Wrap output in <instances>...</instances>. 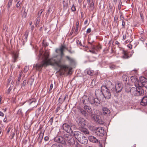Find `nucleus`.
<instances>
[{"label": "nucleus", "mask_w": 147, "mask_h": 147, "mask_svg": "<svg viewBox=\"0 0 147 147\" xmlns=\"http://www.w3.org/2000/svg\"><path fill=\"white\" fill-rule=\"evenodd\" d=\"M28 102L29 103V105H31L32 104V107H35V106L36 107V104H35L36 101L34 99H32L29 100L28 101Z\"/></svg>", "instance_id": "obj_24"}, {"label": "nucleus", "mask_w": 147, "mask_h": 147, "mask_svg": "<svg viewBox=\"0 0 147 147\" xmlns=\"http://www.w3.org/2000/svg\"><path fill=\"white\" fill-rule=\"evenodd\" d=\"M43 12V10L42 9H41L40 11H39L38 13V16H40V15Z\"/></svg>", "instance_id": "obj_44"}, {"label": "nucleus", "mask_w": 147, "mask_h": 147, "mask_svg": "<svg viewBox=\"0 0 147 147\" xmlns=\"http://www.w3.org/2000/svg\"><path fill=\"white\" fill-rule=\"evenodd\" d=\"M88 22V20H85V21L84 22V25H86L87 24Z\"/></svg>", "instance_id": "obj_63"}, {"label": "nucleus", "mask_w": 147, "mask_h": 147, "mask_svg": "<svg viewBox=\"0 0 147 147\" xmlns=\"http://www.w3.org/2000/svg\"><path fill=\"white\" fill-rule=\"evenodd\" d=\"M137 96H139L143 95L144 94V91L142 88L141 86L140 85L139 87L138 88L137 90Z\"/></svg>", "instance_id": "obj_16"}, {"label": "nucleus", "mask_w": 147, "mask_h": 147, "mask_svg": "<svg viewBox=\"0 0 147 147\" xmlns=\"http://www.w3.org/2000/svg\"><path fill=\"white\" fill-rule=\"evenodd\" d=\"M105 86L101 87L102 90L103 88H105V90L109 89H110L112 91L113 88L114 86L112 84V83L110 81H106L105 83Z\"/></svg>", "instance_id": "obj_6"}, {"label": "nucleus", "mask_w": 147, "mask_h": 147, "mask_svg": "<svg viewBox=\"0 0 147 147\" xmlns=\"http://www.w3.org/2000/svg\"><path fill=\"white\" fill-rule=\"evenodd\" d=\"M22 3V2H21L20 1H18L16 5V7H18Z\"/></svg>", "instance_id": "obj_40"}, {"label": "nucleus", "mask_w": 147, "mask_h": 147, "mask_svg": "<svg viewBox=\"0 0 147 147\" xmlns=\"http://www.w3.org/2000/svg\"><path fill=\"white\" fill-rule=\"evenodd\" d=\"M140 82L141 83V84H140V86H143L147 89V79L144 77H142L140 81Z\"/></svg>", "instance_id": "obj_14"}, {"label": "nucleus", "mask_w": 147, "mask_h": 147, "mask_svg": "<svg viewBox=\"0 0 147 147\" xmlns=\"http://www.w3.org/2000/svg\"><path fill=\"white\" fill-rule=\"evenodd\" d=\"M45 131L44 130H40V132L39 134V136L37 138V140L40 143H41L42 140L43 138Z\"/></svg>", "instance_id": "obj_15"}, {"label": "nucleus", "mask_w": 147, "mask_h": 147, "mask_svg": "<svg viewBox=\"0 0 147 147\" xmlns=\"http://www.w3.org/2000/svg\"><path fill=\"white\" fill-rule=\"evenodd\" d=\"M26 81L25 80H24L23 83H22V86H24L26 84Z\"/></svg>", "instance_id": "obj_47"}, {"label": "nucleus", "mask_w": 147, "mask_h": 147, "mask_svg": "<svg viewBox=\"0 0 147 147\" xmlns=\"http://www.w3.org/2000/svg\"><path fill=\"white\" fill-rule=\"evenodd\" d=\"M22 73H23V72H22V71H21L20 72L19 77L18 78V79H17V81L16 82V84L17 85H18L19 84V82L20 80H21V78L22 77Z\"/></svg>", "instance_id": "obj_27"}, {"label": "nucleus", "mask_w": 147, "mask_h": 147, "mask_svg": "<svg viewBox=\"0 0 147 147\" xmlns=\"http://www.w3.org/2000/svg\"><path fill=\"white\" fill-rule=\"evenodd\" d=\"M65 57L70 63H73L74 61V60L73 58H71L68 56H66Z\"/></svg>", "instance_id": "obj_30"}, {"label": "nucleus", "mask_w": 147, "mask_h": 147, "mask_svg": "<svg viewBox=\"0 0 147 147\" xmlns=\"http://www.w3.org/2000/svg\"><path fill=\"white\" fill-rule=\"evenodd\" d=\"M82 101L84 104H88L89 103L92 105H94L98 106L100 104V101L97 98H94L90 96L89 98L86 96H84L82 98Z\"/></svg>", "instance_id": "obj_2"}, {"label": "nucleus", "mask_w": 147, "mask_h": 147, "mask_svg": "<svg viewBox=\"0 0 147 147\" xmlns=\"http://www.w3.org/2000/svg\"><path fill=\"white\" fill-rule=\"evenodd\" d=\"M91 31V29L90 28L88 29L87 30L86 32L87 33H90Z\"/></svg>", "instance_id": "obj_55"}, {"label": "nucleus", "mask_w": 147, "mask_h": 147, "mask_svg": "<svg viewBox=\"0 0 147 147\" xmlns=\"http://www.w3.org/2000/svg\"><path fill=\"white\" fill-rule=\"evenodd\" d=\"M49 53L48 51H46L43 55L42 60L41 63L36 64V66L37 68L40 69L43 67H46L49 65L53 66H57L60 67L63 69H66L68 68L67 66L65 65H61V58H57V59L53 58L48 59Z\"/></svg>", "instance_id": "obj_1"}, {"label": "nucleus", "mask_w": 147, "mask_h": 147, "mask_svg": "<svg viewBox=\"0 0 147 147\" xmlns=\"http://www.w3.org/2000/svg\"><path fill=\"white\" fill-rule=\"evenodd\" d=\"M71 9L73 11H76V8L74 5H73L72 6Z\"/></svg>", "instance_id": "obj_39"}, {"label": "nucleus", "mask_w": 147, "mask_h": 147, "mask_svg": "<svg viewBox=\"0 0 147 147\" xmlns=\"http://www.w3.org/2000/svg\"><path fill=\"white\" fill-rule=\"evenodd\" d=\"M60 109V107L59 106L56 109V113H57L58 111Z\"/></svg>", "instance_id": "obj_46"}, {"label": "nucleus", "mask_w": 147, "mask_h": 147, "mask_svg": "<svg viewBox=\"0 0 147 147\" xmlns=\"http://www.w3.org/2000/svg\"><path fill=\"white\" fill-rule=\"evenodd\" d=\"M123 40L126 39L127 38L126 36V35H123Z\"/></svg>", "instance_id": "obj_60"}, {"label": "nucleus", "mask_w": 147, "mask_h": 147, "mask_svg": "<svg viewBox=\"0 0 147 147\" xmlns=\"http://www.w3.org/2000/svg\"><path fill=\"white\" fill-rule=\"evenodd\" d=\"M10 130H11V128H10V127H9L7 131V134H8V133H9V132Z\"/></svg>", "instance_id": "obj_62"}, {"label": "nucleus", "mask_w": 147, "mask_h": 147, "mask_svg": "<svg viewBox=\"0 0 147 147\" xmlns=\"http://www.w3.org/2000/svg\"><path fill=\"white\" fill-rule=\"evenodd\" d=\"M51 147H63V146L60 144H54L51 146Z\"/></svg>", "instance_id": "obj_32"}, {"label": "nucleus", "mask_w": 147, "mask_h": 147, "mask_svg": "<svg viewBox=\"0 0 147 147\" xmlns=\"http://www.w3.org/2000/svg\"><path fill=\"white\" fill-rule=\"evenodd\" d=\"M54 141L57 143H61L63 144L65 143V140L63 139V137L59 136L55 137L54 139Z\"/></svg>", "instance_id": "obj_10"}, {"label": "nucleus", "mask_w": 147, "mask_h": 147, "mask_svg": "<svg viewBox=\"0 0 147 147\" xmlns=\"http://www.w3.org/2000/svg\"><path fill=\"white\" fill-rule=\"evenodd\" d=\"M104 98L109 99L111 97V94L109 89L105 90L103 93Z\"/></svg>", "instance_id": "obj_12"}, {"label": "nucleus", "mask_w": 147, "mask_h": 147, "mask_svg": "<svg viewBox=\"0 0 147 147\" xmlns=\"http://www.w3.org/2000/svg\"><path fill=\"white\" fill-rule=\"evenodd\" d=\"M0 116L2 117H3L4 116V114L1 111H0Z\"/></svg>", "instance_id": "obj_59"}, {"label": "nucleus", "mask_w": 147, "mask_h": 147, "mask_svg": "<svg viewBox=\"0 0 147 147\" xmlns=\"http://www.w3.org/2000/svg\"><path fill=\"white\" fill-rule=\"evenodd\" d=\"M80 21L79 20H77V22H76V27H79V24Z\"/></svg>", "instance_id": "obj_50"}, {"label": "nucleus", "mask_w": 147, "mask_h": 147, "mask_svg": "<svg viewBox=\"0 0 147 147\" xmlns=\"http://www.w3.org/2000/svg\"><path fill=\"white\" fill-rule=\"evenodd\" d=\"M13 57L14 59L13 62L16 61V59L18 57V54L17 53H14L13 55Z\"/></svg>", "instance_id": "obj_29"}, {"label": "nucleus", "mask_w": 147, "mask_h": 147, "mask_svg": "<svg viewBox=\"0 0 147 147\" xmlns=\"http://www.w3.org/2000/svg\"><path fill=\"white\" fill-rule=\"evenodd\" d=\"M122 26H123V28H125V22L123 20H122Z\"/></svg>", "instance_id": "obj_53"}, {"label": "nucleus", "mask_w": 147, "mask_h": 147, "mask_svg": "<svg viewBox=\"0 0 147 147\" xmlns=\"http://www.w3.org/2000/svg\"><path fill=\"white\" fill-rule=\"evenodd\" d=\"M28 32L26 31L24 34L23 37H24V39H25L26 40H27V38L28 36Z\"/></svg>", "instance_id": "obj_34"}, {"label": "nucleus", "mask_w": 147, "mask_h": 147, "mask_svg": "<svg viewBox=\"0 0 147 147\" xmlns=\"http://www.w3.org/2000/svg\"><path fill=\"white\" fill-rule=\"evenodd\" d=\"M88 139L90 141L93 143H96L98 142L96 138L93 136H89L88 137Z\"/></svg>", "instance_id": "obj_22"}, {"label": "nucleus", "mask_w": 147, "mask_h": 147, "mask_svg": "<svg viewBox=\"0 0 147 147\" xmlns=\"http://www.w3.org/2000/svg\"><path fill=\"white\" fill-rule=\"evenodd\" d=\"M53 117H51L49 121V122L50 123L51 125H52L53 121Z\"/></svg>", "instance_id": "obj_43"}, {"label": "nucleus", "mask_w": 147, "mask_h": 147, "mask_svg": "<svg viewBox=\"0 0 147 147\" xmlns=\"http://www.w3.org/2000/svg\"><path fill=\"white\" fill-rule=\"evenodd\" d=\"M66 49L64 45H62L59 49H57L55 50L56 53H58L59 52H61L63 51L65 49Z\"/></svg>", "instance_id": "obj_25"}, {"label": "nucleus", "mask_w": 147, "mask_h": 147, "mask_svg": "<svg viewBox=\"0 0 147 147\" xmlns=\"http://www.w3.org/2000/svg\"><path fill=\"white\" fill-rule=\"evenodd\" d=\"M78 27H76V28L75 30V32L76 34H77L78 33Z\"/></svg>", "instance_id": "obj_49"}, {"label": "nucleus", "mask_w": 147, "mask_h": 147, "mask_svg": "<svg viewBox=\"0 0 147 147\" xmlns=\"http://www.w3.org/2000/svg\"><path fill=\"white\" fill-rule=\"evenodd\" d=\"M74 135L75 138L78 140L83 135L80 132L76 131L74 132Z\"/></svg>", "instance_id": "obj_19"}, {"label": "nucleus", "mask_w": 147, "mask_h": 147, "mask_svg": "<svg viewBox=\"0 0 147 147\" xmlns=\"http://www.w3.org/2000/svg\"><path fill=\"white\" fill-rule=\"evenodd\" d=\"M13 0H9L8 5V7L9 8L11 5Z\"/></svg>", "instance_id": "obj_37"}, {"label": "nucleus", "mask_w": 147, "mask_h": 147, "mask_svg": "<svg viewBox=\"0 0 147 147\" xmlns=\"http://www.w3.org/2000/svg\"><path fill=\"white\" fill-rule=\"evenodd\" d=\"M7 118H6V117H5L3 121L4 122L7 123Z\"/></svg>", "instance_id": "obj_61"}, {"label": "nucleus", "mask_w": 147, "mask_h": 147, "mask_svg": "<svg viewBox=\"0 0 147 147\" xmlns=\"http://www.w3.org/2000/svg\"><path fill=\"white\" fill-rule=\"evenodd\" d=\"M102 112L104 115H108L110 114V110L107 107H103L102 108Z\"/></svg>", "instance_id": "obj_20"}, {"label": "nucleus", "mask_w": 147, "mask_h": 147, "mask_svg": "<svg viewBox=\"0 0 147 147\" xmlns=\"http://www.w3.org/2000/svg\"><path fill=\"white\" fill-rule=\"evenodd\" d=\"M61 52V57H59V58L57 57L56 58H55V57H53L52 58H53L54 59H57V58H61V59H62V58L63 56V55H64L63 51L61 52Z\"/></svg>", "instance_id": "obj_41"}, {"label": "nucleus", "mask_w": 147, "mask_h": 147, "mask_svg": "<svg viewBox=\"0 0 147 147\" xmlns=\"http://www.w3.org/2000/svg\"><path fill=\"white\" fill-rule=\"evenodd\" d=\"M140 104L143 106L147 105V96H144L142 98Z\"/></svg>", "instance_id": "obj_17"}, {"label": "nucleus", "mask_w": 147, "mask_h": 147, "mask_svg": "<svg viewBox=\"0 0 147 147\" xmlns=\"http://www.w3.org/2000/svg\"><path fill=\"white\" fill-rule=\"evenodd\" d=\"M127 46L130 49H131L132 48V46L131 45H127Z\"/></svg>", "instance_id": "obj_58"}, {"label": "nucleus", "mask_w": 147, "mask_h": 147, "mask_svg": "<svg viewBox=\"0 0 147 147\" xmlns=\"http://www.w3.org/2000/svg\"><path fill=\"white\" fill-rule=\"evenodd\" d=\"M74 127V126H71L69 125L67 123H64L63 125V129L67 131V133H71L73 132L72 130V127Z\"/></svg>", "instance_id": "obj_8"}, {"label": "nucleus", "mask_w": 147, "mask_h": 147, "mask_svg": "<svg viewBox=\"0 0 147 147\" xmlns=\"http://www.w3.org/2000/svg\"><path fill=\"white\" fill-rule=\"evenodd\" d=\"M78 125L81 127H84L86 125L85 119L82 117H80L78 119Z\"/></svg>", "instance_id": "obj_18"}, {"label": "nucleus", "mask_w": 147, "mask_h": 147, "mask_svg": "<svg viewBox=\"0 0 147 147\" xmlns=\"http://www.w3.org/2000/svg\"><path fill=\"white\" fill-rule=\"evenodd\" d=\"M87 73L90 75H93L94 74V71L91 69H88L87 71Z\"/></svg>", "instance_id": "obj_31"}, {"label": "nucleus", "mask_w": 147, "mask_h": 147, "mask_svg": "<svg viewBox=\"0 0 147 147\" xmlns=\"http://www.w3.org/2000/svg\"><path fill=\"white\" fill-rule=\"evenodd\" d=\"M78 141L81 143L84 144H86L88 142V140L87 138L83 135L81 137V138L78 140Z\"/></svg>", "instance_id": "obj_13"}, {"label": "nucleus", "mask_w": 147, "mask_h": 147, "mask_svg": "<svg viewBox=\"0 0 147 147\" xmlns=\"http://www.w3.org/2000/svg\"><path fill=\"white\" fill-rule=\"evenodd\" d=\"M49 138L47 136H45L44 138V140L45 141H47L49 140Z\"/></svg>", "instance_id": "obj_54"}, {"label": "nucleus", "mask_w": 147, "mask_h": 147, "mask_svg": "<svg viewBox=\"0 0 147 147\" xmlns=\"http://www.w3.org/2000/svg\"><path fill=\"white\" fill-rule=\"evenodd\" d=\"M82 127H81L80 128V131L85 134H89V132L88 130L86 128H83Z\"/></svg>", "instance_id": "obj_26"}, {"label": "nucleus", "mask_w": 147, "mask_h": 147, "mask_svg": "<svg viewBox=\"0 0 147 147\" xmlns=\"http://www.w3.org/2000/svg\"><path fill=\"white\" fill-rule=\"evenodd\" d=\"M95 95L97 98L100 101V100H104L103 93L102 91L100 90H97L95 91Z\"/></svg>", "instance_id": "obj_5"}, {"label": "nucleus", "mask_w": 147, "mask_h": 147, "mask_svg": "<svg viewBox=\"0 0 147 147\" xmlns=\"http://www.w3.org/2000/svg\"><path fill=\"white\" fill-rule=\"evenodd\" d=\"M141 83L138 80H136L135 82V86L136 87H133L129 90L126 89L125 91L127 92H130L131 94L133 96H137V90L138 88L139 87V85Z\"/></svg>", "instance_id": "obj_3"}, {"label": "nucleus", "mask_w": 147, "mask_h": 147, "mask_svg": "<svg viewBox=\"0 0 147 147\" xmlns=\"http://www.w3.org/2000/svg\"><path fill=\"white\" fill-rule=\"evenodd\" d=\"M75 147H82L81 145L78 143H77L75 145Z\"/></svg>", "instance_id": "obj_45"}, {"label": "nucleus", "mask_w": 147, "mask_h": 147, "mask_svg": "<svg viewBox=\"0 0 147 147\" xmlns=\"http://www.w3.org/2000/svg\"><path fill=\"white\" fill-rule=\"evenodd\" d=\"M28 69H29V67L28 66H25L24 68V72H25V73H26L27 71L28 70Z\"/></svg>", "instance_id": "obj_42"}, {"label": "nucleus", "mask_w": 147, "mask_h": 147, "mask_svg": "<svg viewBox=\"0 0 147 147\" xmlns=\"http://www.w3.org/2000/svg\"><path fill=\"white\" fill-rule=\"evenodd\" d=\"M95 132L97 135L102 136L104 135V131L102 127H99L97 128L95 130Z\"/></svg>", "instance_id": "obj_9"}, {"label": "nucleus", "mask_w": 147, "mask_h": 147, "mask_svg": "<svg viewBox=\"0 0 147 147\" xmlns=\"http://www.w3.org/2000/svg\"><path fill=\"white\" fill-rule=\"evenodd\" d=\"M123 57L124 59H127L129 57L127 53L124 51L123 52Z\"/></svg>", "instance_id": "obj_33"}, {"label": "nucleus", "mask_w": 147, "mask_h": 147, "mask_svg": "<svg viewBox=\"0 0 147 147\" xmlns=\"http://www.w3.org/2000/svg\"><path fill=\"white\" fill-rule=\"evenodd\" d=\"M109 67L112 70L115 69L117 68V67L114 64H111L110 65Z\"/></svg>", "instance_id": "obj_35"}, {"label": "nucleus", "mask_w": 147, "mask_h": 147, "mask_svg": "<svg viewBox=\"0 0 147 147\" xmlns=\"http://www.w3.org/2000/svg\"><path fill=\"white\" fill-rule=\"evenodd\" d=\"M39 23H40V22H39L38 21H36V24H35L36 26H38Z\"/></svg>", "instance_id": "obj_56"}, {"label": "nucleus", "mask_w": 147, "mask_h": 147, "mask_svg": "<svg viewBox=\"0 0 147 147\" xmlns=\"http://www.w3.org/2000/svg\"><path fill=\"white\" fill-rule=\"evenodd\" d=\"M78 111L80 114L84 116H86L88 115L87 113L85 111V110H83L82 109L80 108Z\"/></svg>", "instance_id": "obj_23"}, {"label": "nucleus", "mask_w": 147, "mask_h": 147, "mask_svg": "<svg viewBox=\"0 0 147 147\" xmlns=\"http://www.w3.org/2000/svg\"><path fill=\"white\" fill-rule=\"evenodd\" d=\"M40 16H38V17L36 19V21H38L39 22H40Z\"/></svg>", "instance_id": "obj_57"}, {"label": "nucleus", "mask_w": 147, "mask_h": 147, "mask_svg": "<svg viewBox=\"0 0 147 147\" xmlns=\"http://www.w3.org/2000/svg\"><path fill=\"white\" fill-rule=\"evenodd\" d=\"M53 87V84H51L50 85V90H51L52 89Z\"/></svg>", "instance_id": "obj_52"}, {"label": "nucleus", "mask_w": 147, "mask_h": 147, "mask_svg": "<svg viewBox=\"0 0 147 147\" xmlns=\"http://www.w3.org/2000/svg\"><path fill=\"white\" fill-rule=\"evenodd\" d=\"M91 117L96 122H98L100 124L102 123V122L100 121V117L99 115L92 114L91 115Z\"/></svg>", "instance_id": "obj_11"}, {"label": "nucleus", "mask_w": 147, "mask_h": 147, "mask_svg": "<svg viewBox=\"0 0 147 147\" xmlns=\"http://www.w3.org/2000/svg\"><path fill=\"white\" fill-rule=\"evenodd\" d=\"M123 80L124 81H127V76L125 74H124L122 76Z\"/></svg>", "instance_id": "obj_36"}, {"label": "nucleus", "mask_w": 147, "mask_h": 147, "mask_svg": "<svg viewBox=\"0 0 147 147\" xmlns=\"http://www.w3.org/2000/svg\"><path fill=\"white\" fill-rule=\"evenodd\" d=\"M84 109L86 112H87L90 114L92 113V110L91 108L87 105H85L84 107Z\"/></svg>", "instance_id": "obj_21"}, {"label": "nucleus", "mask_w": 147, "mask_h": 147, "mask_svg": "<svg viewBox=\"0 0 147 147\" xmlns=\"http://www.w3.org/2000/svg\"><path fill=\"white\" fill-rule=\"evenodd\" d=\"M27 13L26 12V10L25 9L22 15V17L24 18H25L26 17Z\"/></svg>", "instance_id": "obj_38"}, {"label": "nucleus", "mask_w": 147, "mask_h": 147, "mask_svg": "<svg viewBox=\"0 0 147 147\" xmlns=\"http://www.w3.org/2000/svg\"><path fill=\"white\" fill-rule=\"evenodd\" d=\"M11 90V89L10 88H9L7 90V93H9Z\"/></svg>", "instance_id": "obj_64"}, {"label": "nucleus", "mask_w": 147, "mask_h": 147, "mask_svg": "<svg viewBox=\"0 0 147 147\" xmlns=\"http://www.w3.org/2000/svg\"><path fill=\"white\" fill-rule=\"evenodd\" d=\"M77 43L78 45H79L80 46L82 45L81 42L79 40H78L77 41Z\"/></svg>", "instance_id": "obj_48"}, {"label": "nucleus", "mask_w": 147, "mask_h": 147, "mask_svg": "<svg viewBox=\"0 0 147 147\" xmlns=\"http://www.w3.org/2000/svg\"><path fill=\"white\" fill-rule=\"evenodd\" d=\"M123 88L122 84L121 83H118L115 84V88H113L112 91L116 93L120 92L121 91Z\"/></svg>", "instance_id": "obj_7"}, {"label": "nucleus", "mask_w": 147, "mask_h": 147, "mask_svg": "<svg viewBox=\"0 0 147 147\" xmlns=\"http://www.w3.org/2000/svg\"><path fill=\"white\" fill-rule=\"evenodd\" d=\"M63 139L65 140V142L66 141L72 145L74 144V138H72V136L69 133L65 134L64 135Z\"/></svg>", "instance_id": "obj_4"}, {"label": "nucleus", "mask_w": 147, "mask_h": 147, "mask_svg": "<svg viewBox=\"0 0 147 147\" xmlns=\"http://www.w3.org/2000/svg\"><path fill=\"white\" fill-rule=\"evenodd\" d=\"M92 48L95 51H97L98 49H101V47L100 46H92Z\"/></svg>", "instance_id": "obj_28"}, {"label": "nucleus", "mask_w": 147, "mask_h": 147, "mask_svg": "<svg viewBox=\"0 0 147 147\" xmlns=\"http://www.w3.org/2000/svg\"><path fill=\"white\" fill-rule=\"evenodd\" d=\"M90 52H91L92 53H93V54H96V53L95 51L94 50H93H93H90Z\"/></svg>", "instance_id": "obj_51"}]
</instances>
